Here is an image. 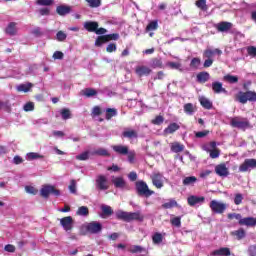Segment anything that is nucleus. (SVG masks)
Wrapping results in <instances>:
<instances>
[{"label": "nucleus", "instance_id": "obj_1", "mask_svg": "<svg viewBox=\"0 0 256 256\" xmlns=\"http://www.w3.org/2000/svg\"><path fill=\"white\" fill-rule=\"evenodd\" d=\"M116 219H118V221H124L125 223H131V221H139L142 223V221L145 220V216L141 214V211L127 212L118 210L116 211Z\"/></svg>", "mask_w": 256, "mask_h": 256}, {"label": "nucleus", "instance_id": "obj_2", "mask_svg": "<svg viewBox=\"0 0 256 256\" xmlns=\"http://www.w3.org/2000/svg\"><path fill=\"white\" fill-rule=\"evenodd\" d=\"M234 100L237 101V103H241L242 105L247 104L249 101L250 103H256V92L248 90L246 92L239 91L234 96Z\"/></svg>", "mask_w": 256, "mask_h": 256}, {"label": "nucleus", "instance_id": "obj_3", "mask_svg": "<svg viewBox=\"0 0 256 256\" xmlns=\"http://www.w3.org/2000/svg\"><path fill=\"white\" fill-rule=\"evenodd\" d=\"M136 193L139 197H151L155 192L149 189L147 182L139 180L135 182Z\"/></svg>", "mask_w": 256, "mask_h": 256}, {"label": "nucleus", "instance_id": "obj_4", "mask_svg": "<svg viewBox=\"0 0 256 256\" xmlns=\"http://www.w3.org/2000/svg\"><path fill=\"white\" fill-rule=\"evenodd\" d=\"M209 207L212 211V213H215L216 215H223L225 211H227V204L223 202H219L217 200H212L209 204Z\"/></svg>", "mask_w": 256, "mask_h": 256}, {"label": "nucleus", "instance_id": "obj_5", "mask_svg": "<svg viewBox=\"0 0 256 256\" xmlns=\"http://www.w3.org/2000/svg\"><path fill=\"white\" fill-rule=\"evenodd\" d=\"M40 195L44 199H49L50 195H55L56 197H59V195H61V191L55 188V186L44 185L40 190Z\"/></svg>", "mask_w": 256, "mask_h": 256}, {"label": "nucleus", "instance_id": "obj_6", "mask_svg": "<svg viewBox=\"0 0 256 256\" xmlns=\"http://www.w3.org/2000/svg\"><path fill=\"white\" fill-rule=\"evenodd\" d=\"M84 227L87 233H90L91 235H97V233H101V231H103V225L97 221H92L86 224Z\"/></svg>", "mask_w": 256, "mask_h": 256}, {"label": "nucleus", "instance_id": "obj_7", "mask_svg": "<svg viewBox=\"0 0 256 256\" xmlns=\"http://www.w3.org/2000/svg\"><path fill=\"white\" fill-rule=\"evenodd\" d=\"M249 169H256V159H245L244 162L239 166L240 173H247Z\"/></svg>", "mask_w": 256, "mask_h": 256}, {"label": "nucleus", "instance_id": "obj_8", "mask_svg": "<svg viewBox=\"0 0 256 256\" xmlns=\"http://www.w3.org/2000/svg\"><path fill=\"white\" fill-rule=\"evenodd\" d=\"M231 127H235L236 129H247L250 125L249 120L245 118L244 120H240L239 117H234L230 121Z\"/></svg>", "mask_w": 256, "mask_h": 256}, {"label": "nucleus", "instance_id": "obj_9", "mask_svg": "<svg viewBox=\"0 0 256 256\" xmlns=\"http://www.w3.org/2000/svg\"><path fill=\"white\" fill-rule=\"evenodd\" d=\"M96 188L99 191H107L109 189V180H107V176L98 175L96 178Z\"/></svg>", "mask_w": 256, "mask_h": 256}, {"label": "nucleus", "instance_id": "obj_10", "mask_svg": "<svg viewBox=\"0 0 256 256\" xmlns=\"http://www.w3.org/2000/svg\"><path fill=\"white\" fill-rule=\"evenodd\" d=\"M60 225L63 227L64 231L73 230V217L66 216L60 219Z\"/></svg>", "mask_w": 256, "mask_h": 256}, {"label": "nucleus", "instance_id": "obj_11", "mask_svg": "<svg viewBox=\"0 0 256 256\" xmlns=\"http://www.w3.org/2000/svg\"><path fill=\"white\" fill-rule=\"evenodd\" d=\"M215 28L219 33H227V31H231L233 28V23L222 21L216 24Z\"/></svg>", "mask_w": 256, "mask_h": 256}, {"label": "nucleus", "instance_id": "obj_12", "mask_svg": "<svg viewBox=\"0 0 256 256\" xmlns=\"http://www.w3.org/2000/svg\"><path fill=\"white\" fill-rule=\"evenodd\" d=\"M215 173L219 177H228V175H229V168H227V165L225 163L218 164L215 167Z\"/></svg>", "mask_w": 256, "mask_h": 256}, {"label": "nucleus", "instance_id": "obj_13", "mask_svg": "<svg viewBox=\"0 0 256 256\" xmlns=\"http://www.w3.org/2000/svg\"><path fill=\"white\" fill-rule=\"evenodd\" d=\"M151 180L156 189H161L163 187V174L155 173L151 176Z\"/></svg>", "mask_w": 256, "mask_h": 256}, {"label": "nucleus", "instance_id": "obj_14", "mask_svg": "<svg viewBox=\"0 0 256 256\" xmlns=\"http://www.w3.org/2000/svg\"><path fill=\"white\" fill-rule=\"evenodd\" d=\"M112 183L114 187L117 189H127V181H125V178L123 176H118L112 180Z\"/></svg>", "mask_w": 256, "mask_h": 256}, {"label": "nucleus", "instance_id": "obj_15", "mask_svg": "<svg viewBox=\"0 0 256 256\" xmlns=\"http://www.w3.org/2000/svg\"><path fill=\"white\" fill-rule=\"evenodd\" d=\"M187 203L190 207H195L198 203H205V197L192 195L187 198Z\"/></svg>", "mask_w": 256, "mask_h": 256}, {"label": "nucleus", "instance_id": "obj_16", "mask_svg": "<svg viewBox=\"0 0 256 256\" xmlns=\"http://www.w3.org/2000/svg\"><path fill=\"white\" fill-rule=\"evenodd\" d=\"M238 224L245 227H256V218L245 217V218H242V220H240Z\"/></svg>", "mask_w": 256, "mask_h": 256}, {"label": "nucleus", "instance_id": "obj_17", "mask_svg": "<svg viewBox=\"0 0 256 256\" xmlns=\"http://www.w3.org/2000/svg\"><path fill=\"white\" fill-rule=\"evenodd\" d=\"M135 73L138 77H145L147 75H151V68L147 66H138L135 69Z\"/></svg>", "mask_w": 256, "mask_h": 256}, {"label": "nucleus", "instance_id": "obj_18", "mask_svg": "<svg viewBox=\"0 0 256 256\" xmlns=\"http://www.w3.org/2000/svg\"><path fill=\"white\" fill-rule=\"evenodd\" d=\"M56 13L60 15V17H65V15H69V13H71V6L59 5L56 7Z\"/></svg>", "mask_w": 256, "mask_h": 256}, {"label": "nucleus", "instance_id": "obj_19", "mask_svg": "<svg viewBox=\"0 0 256 256\" xmlns=\"http://www.w3.org/2000/svg\"><path fill=\"white\" fill-rule=\"evenodd\" d=\"M230 235L232 237H235L237 241H241L242 239H245V237H247V232H245V229L239 228L238 230L232 231Z\"/></svg>", "mask_w": 256, "mask_h": 256}, {"label": "nucleus", "instance_id": "obj_20", "mask_svg": "<svg viewBox=\"0 0 256 256\" xmlns=\"http://www.w3.org/2000/svg\"><path fill=\"white\" fill-rule=\"evenodd\" d=\"M99 27V23L95 21H88L84 23V29L89 33H95Z\"/></svg>", "mask_w": 256, "mask_h": 256}, {"label": "nucleus", "instance_id": "obj_21", "mask_svg": "<svg viewBox=\"0 0 256 256\" xmlns=\"http://www.w3.org/2000/svg\"><path fill=\"white\" fill-rule=\"evenodd\" d=\"M113 151L118 155H129V147L124 145H114L112 146Z\"/></svg>", "mask_w": 256, "mask_h": 256}, {"label": "nucleus", "instance_id": "obj_22", "mask_svg": "<svg viewBox=\"0 0 256 256\" xmlns=\"http://www.w3.org/2000/svg\"><path fill=\"white\" fill-rule=\"evenodd\" d=\"M211 255L213 256H231V249L228 247H222L220 249L214 250Z\"/></svg>", "mask_w": 256, "mask_h": 256}, {"label": "nucleus", "instance_id": "obj_23", "mask_svg": "<svg viewBox=\"0 0 256 256\" xmlns=\"http://www.w3.org/2000/svg\"><path fill=\"white\" fill-rule=\"evenodd\" d=\"M223 55V51H221V49L219 48H216L214 50H211V49H206L204 50V53H203V57H205L206 59H211L213 57V55Z\"/></svg>", "mask_w": 256, "mask_h": 256}, {"label": "nucleus", "instance_id": "obj_24", "mask_svg": "<svg viewBox=\"0 0 256 256\" xmlns=\"http://www.w3.org/2000/svg\"><path fill=\"white\" fill-rule=\"evenodd\" d=\"M170 149L172 153H182V151H185V145L179 142H173L170 145Z\"/></svg>", "mask_w": 256, "mask_h": 256}, {"label": "nucleus", "instance_id": "obj_25", "mask_svg": "<svg viewBox=\"0 0 256 256\" xmlns=\"http://www.w3.org/2000/svg\"><path fill=\"white\" fill-rule=\"evenodd\" d=\"M212 90L214 91V93H227V90L225 88H223V83L221 82H213L212 83Z\"/></svg>", "mask_w": 256, "mask_h": 256}, {"label": "nucleus", "instance_id": "obj_26", "mask_svg": "<svg viewBox=\"0 0 256 256\" xmlns=\"http://www.w3.org/2000/svg\"><path fill=\"white\" fill-rule=\"evenodd\" d=\"M198 83H207L210 79L209 72H199L196 76Z\"/></svg>", "mask_w": 256, "mask_h": 256}, {"label": "nucleus", "instance_id": "obj_27", "mask_svg": "<svg viewBox=\"0 0 256 256\" xmlns=\"http://www.w3.org/2000/svg\"><path fill=\"white\" fill-rule=\"evenodd\" d=\"M179 129V124L171 123L167 128H165L164 133H166V135H173V133H175V131H179Z\"/></svg>", "mask_w": 256, "mask_h": 256}, {"label": "nucleus", "instance_id": "obj_28", "mask_svg": "<svg viewBox=\"0 0 256 256\" xmlns=\"http://www.w3.org/2000/svg\"><path fill=\"white\" fill-rule=\"evenodd\" d=\"M195 111H197V106L193 105V103H186L184 105V113H186V115H193Z\"/></svg>", "mask_w": 256, "mask_h": 256}, {"label": "nucleus", "instance_id": "obj_29", "mask_svg": "<svg viewBox=\"0 0 256 256\" xmlns=\"http://www.w3.org/2000/svg\"><path fill=\"white\" fill-rule=\"evenodd\" d=\"M6 33L7 35H17V23L15 22H11L8 24L7 28H6Z\"/></svg>", "mask_w": 256, "mask_h": 256}, {"label": "nucleus", "instance_id": "obj_30", "mask_svg": "<svg viewBox=\"0 0 256 256\" xmlns=\"http://www.w3.org/2000/svg\"><path fill=\"white\" fill-rule=\"evenodd\" d=\"M101 209L103 219H105V217H111V215L113 214V208H111V206L102 205Z\"/></svg>", "mask_w": 256, "mask_h": 256}, {"label": "nucleus", "instance_id": "obj_31", "mask_svg": "<svg viewBox=\"0 0 256 256\" xmlns=\"http://www.w3.org/2000/svg\"><path fill=\"white\" fill-rule=\"evenodd\" d=\"M122 136L126 139H137V137H139V135L137 134V131L135 130H125L122 133Z\"/></svg>", "mask_w": 256, "mask_h": 256}, {"label": "nucleus", "instance_id": "obj_32", "mask_svg": "<svg viewBox=\"0 0 256 256\" xmlns=\"http://www.w3.org/2000/svg\"><path fill=\"white\" fill-rule=\"evenodd\" d=\"M93 155H98L99 157H111V153L105 148H98L93 152Z\"/></svg>", "mask_w": 256, "mask_h": 256}, {"label": "nucleus", "instance_id": "obj_33", "mask_svg": "<svg viewBox=\"0 0 256 256\" xmlns=\"http://www.w3.org/2000/svg\"><path fill=\"white\" fill-rule=\"evenodd\" d=\"M200 105H202L204 109H213V102L205 97L200 98Z\"/></svg>", "mask_w": 256, "mask_h": 256}, {"label": "nucleus", "instance_id": "obj_34", "mask_svg": "<svg viewBox=\"0 0 256 256\" xmlns=\"http://www.w3.org/2000/svg\"><path fill=\"white\" fill-rule=\"evenodd\" d=\"M151 67H153V69H163V61L161 58H153L151 60Z\"/></svg>", "mask_w": 256, "mask_h": 256}, {"label": "nucleus", "instance_id": "obj_35", "mask_svg": "<svg viewBox=\"0 0 256 256\" xmlns=\"http://www.w3.org/2000/svg\"><path fill=\"white\" fill-rule=\"evenodd\" d=\"M31 87H33V84H32V83L20 84V85L17 87V91L23 92V93H29V91H31Z\"/></svg>", "mask_w": 256, "mask_h": 256}, {"label": "nucleus", "instance_id": "obj_36", "mask_svg": "<svg viewBox=\"0 0 256 256\" xmlns=\"http://www.w3.org/2000/svg\"><path fill=\"white\" fill-rule=\"evenodd\" d=\"M223 81H226V83H239V77L233 76L231 74H227L223 77Z\"/></svg>", "mask_w": 256, "mask_h": 256}, {"label": "nucleus", "instance_id": "obj_37", "mask_svg": "<svg viewBox=\"0 0 256 256\" xmlns=\"http://www.w3.org/2000/svg\"><path fill=\"white\" fill-rule=\"evenodd\" d=\"M113 117H117V109L115 108H107L106 109V120L110 121Z\"/></svg>", "mask_w": 256, "mask_h": 256}, {"label": "nucleus", "instance_id": "obj_38", "mask_svg": "<svg viewBox=\"0 0 256 256\" xmlns=\"http://www.w3.org/2000/svg\"><path fill=\"white\" fill-rule=\"evenodd\" d=\"M105 43H109V41L107 40V36L106 35H101V36H98L96 38L95 46L96 47H101V45H103Z\"/></svg>", "mask_w": 256, "mask_h": 256}, {"label": "nucleus", "instance_id": "obj_39", "mask_svg": "<svg viewBox=\"0 0 256 256\" xmlns=\"http://www.w3.org/2000/svg\"><path fill=\"white\" fill-rule=\"evenodd\" d=\"M159 29V22L157 20L151 21L147 26H146V31H157Z\"/></svg>", "mask_w": 256, "mask_h": 256}, {"label": "nucleus", "instance_id": "obj_40", "mask_svg": "<svg viewBox=\"0 0 256 256\" xmlns=\"http://www.w3.org/2000/svg\"><path fill=\"white\" fill-rule=\"evenodd\" d=\"M76 215H80L81 217H87V215H89V208L87 206L79 207Z\"/></svg>", "mask_w": 256, "mask_h": 256}, {"label": "nucleus", "instance_id": "obj_41", "mask_svg": "<svg viewBox=\"0 0 256 256\" xmlns=\"http://www.w3.org/2000/svg\"><path fill=\"white\" fill-rule=\"evenodd\" d=\"M152 241L155 245H159V243H163V234L156 232L153 236H152Z\"/></svg>", "mask_w": 256, "mask_h": 256}, {"label": "nucleus", "instance_id": "obj_42", "mask_svg": "<svg viewBox=\"0 0 256 256\" xmlns=\"http://www.w3.org/2000/svg\"><path fill=\"white\" fill-rule=\"evenodd\" d=\"M82 94L85 97H95V95H97V90L93 89V88H86L82 91Z\"/></svg>", "mask_w": 256, "mask_h": 256}, {"label": "nucleus", "instance_id": "obj_43", "mask_svg": "<svg viewBox=\"0 0 256 256\" xmlns=\"http://www.w3.org/2000/svg\"><path fill=\"white\" fill-rule=\"evenodd\" d=\"M60 115L64 121H67V119H71V110H69V108H64L61 110Z\"/></svg>", "mask_w": 256, "mask_h": 256}, {"label": "nucleus", "instance_id": "obj_44", "mask_svg": "<svg viewBox=\"0 0 256 256\" xmlns=\"http://www.w3.org/2000/svg\"><path fill=\"white\" fill-rule=\"evenodd\" d=\"M200 65H201V58H198V57L192 58L190 62V67L192 69H199Z\"/></svg>", "mask_w": 256, "mask_h": 256}, {"label": "nucleus", "instance_id": "obj_45", "mask_svg": "<svg viewBox=\"0 0 256 256\" xmlns=\"http://www.w3.org/2000/svg\"><path fill=\"white\" fill-rule=\"evenodd\" d=\"M195 5L198 9H201V11H207V0H197Z\"/></svg>", "mask_w": 256, "mask_h": 256}, {"label": "nucleus", "instance_id": "obj_46", "mask_svg": "<svg viewBox=\"0 0 256 256\" xmlns=\"http://www.w3.org/2000/svg\"><path fill=\"white\" fill-rule=\"evenodd\" d=\"M166 65L170 69H176L178 71H183V69H181V67H183V65L179 62H168Z\"/></svg>", "mask_w": 256, "mask_h": 256}, {"label": "nucleus", "instance_id": "obj_47", "mask_svg": "<svg viewBox=\"0 0 256 256\" xmlns=\"http://www.w3.org/2000/svg\"><path fill=\"white\" fill-rule=\"evenodd\" d=\"M193 183H197V177L188 176L183 179V185H193Z\"/></svg>", "mask_w": 256, "mask_h": 256}, {"label": "nucleus", "instance_id": "obj_48", "mask_svg": "<svg viewBox=\"0 0 256 256\" xmlns=\"http://www.w3.org/2000/svg\"><path fill=\"white\" fill-rule=\"evenodd\" d=\"M173 207H177V201L175 200H169V202L162 204L163 209H173Z\"/></svg>", "mask_w": 256, "mask_h": 256}, {"label": "nucleus", "instance_id": "obj_49", "mask_svg": "<svg viewBox=\"0 0 256 256\" xmlns=\"http://www.w3.org/2000/svg\"><path fill=\"white\" fill-rule=\"evenodd\" d=\"M128 251L130 253H143V251H145V248H143L142 246H139V245H134V246L130 247Z\"/></svg>", "mask_w": 256, "mask_h": 256}, {"label": "nucleus", "instance_id": "obj_50", "mask_svg": "<svg viewBox=\"0 0 256 256\" xmlns=\"http://www.w3.org/2000/svg\"><path fill=\"white\" fill-rule=\"evenodd\" d=\"M89 7H92V9H95L97 7H101V0H85Z\"/></svg>", "mask_w": 256, "mask_h": 256}, {"label": "nucleus", "instance_id": "obj_51", "mask_svg": "<svg viewBox=\"0 0 256 256\" xmlns=\"http://www.w3.org/2000/svg\"><path fill=\"white\" fill-rule=\"evenodd\" d=\"M53 4V0H36V5H40L42 7H49Z\"/></svg>", "mask_w": 256, "mask_h": 256}, {"label": "nucleus", "instance_id": "obj_52", "mask_svg": "<svg viewBox=\"0 0 256 256\" xmlns=\"http://www.w3.org/2000/svg\"><path fill=\"white\" fill-rule=\"evenodd\" d=\"M27 158L29 161H33V159H43V156L39 155V153L36 152H30L27 154Z\"/></svg>", "mask_w": 256, "mask_h": 256}, {"label": "nucleus", "instance_id": "obj_53", "mask_svg": "<svg viewBox=\"0 0 256 256\" xmlns=\"http://www.w3.org/2000/svg\"><path fill=\"white\" fill-rule=\"evenodd\" d=\"M171 225L174 227H181V217L176 216L170 220Z\"/></svg>", "mask_w": 256, "mask_h": 256}, {"label": "nucleus", "instance_id": "obj_54", "mask_svg": "<svg viewBox=\"0 0 256 256\" xmlns=\"http://www.w3.org/2000/svg\"><path fill=\"white\" fill-rule=\"evenodd\" d=\"M163 121H165V118L161 115H158L151 121L153 125H162Z\"/></svg>", "mask_w": 256, "mask_h": 256}, {"label": "nucleus", "instance_id": "obj_55", "mask_svg": "<svg viewBox=\"0 0 256 256\" xmlns=\"http://www.w3.org/2000/svg\"><path fill=\"white\" fill-rule=\"evenodd\" d=\"M56 39L57 41L63 42L65 39H67V34L60 30L56 34Z\"/></svg>", "mask_w": 256, "mask_h": 256}, {"label": "nucleus", "instance_id": "obj_56", "mask_svg": "<svg viewBox=\"0 0 256 256\" xmlns=\"http://www.w3.org/2000/svg\"><path fill=\"white\" fill-rule=\"evenodd\" d=\"M227 217L228 219H230V221H233V219H236L239 222L243 219L241 214H237V213H229Z\"/></svg>", "mask_w": 256, "mask_h": 256}, {"label": "nucleus", "instance_id": "obj_57", "mask_svg": "<svg viewBox=\"0 0 256 256\" xmlns=\"http://www.w3.org/2000/svg\"><path fill=\"white\" fill-rule=\"evenodd\" d=\"M23 109H24V111H26V113H29V111H34L35 104L33 102H28L24 105Z\"/></svg>", "mask_w": 256, "mask_h": 256}, {"label": "nucleus", "instance_id": "obj_58", "mask_svg": "<svg viewBox=\"0 0 256 256\" xmlns=\"http://www.w3.org/2000/svg\"><path fill=\"white\" fill-rule=\"evenodd\" d=\"M76 159H77L78 161H87V159H89V152L86 151V152H83V153L77 155V156H76Z\"/></svg>", "mask_w": 256, "mask_h": 256}, {"label": "nucleus", "instance_id": "obj_59", "mask_svg": "<svg viewBox=\"0 0 256 256\" xmlns=\"http://www.w3.org/2000/svg\"><path fill=\"white\" fill-rule=\"evenodd\" d=\"M106 39L109 41H119V33L107 34Z\"/></svg>", "mask_w": 256, "mask_h": 256}, {"label": "nucleus", "instance_id": "obj_60", "mask_svg": "<svg viewBox=\"0 0 256 256\" xmlns=\"http://www.w3.org/2000/svg\"><path fill=\"white\" fill-rule=\"evenodd\" d=\"M246 51L250 57H256V47L255 46H248Z\"/></svg>", "mask_w": 256, "mask_h": 256}, {"label": "nucleus", "instance_id": "obj_61", "mask_svg": "<svg viewBox=\"0 0 256 256\" xmlns=\"http://www.w3.org/2000/svg\"><path fill=\"white\" fill-rule=\"evenodd\" d=\"M234 203L236 205H241V203H243V194H241V193L235 194Z\"/></svg>", "mask_w": 256, "mask_h": 256}, {"label": "nucleus", "instance_id": "obj_62", "mask_svg": "<svg viewBox=\"0 0 256 256\" xmlns=\"http://www.w3.org/2000/svg\"><path fill=\"white\" fill-rule=\"evenodd\" d=\"M25 191L26 193H29L30 195H37V193L39 192L35 187L33 186H26L25 187Z\"/></svg>", "mask_w": 256, "mask_h": 256}, {"label": "nucleus", "instance_id": "obj_63", "mask_svg": "<svg viewBox=\"0 0 256 256\" xmlns=\"http://www.w3.org/2000/svg\"><path fill=\"white\" fill-rule=\"evenodd\" d=\"M106 51L107 53H114V51H117V44L115 43L108 44V46L106 47Z\"/></svg>", "mask_w": 256, "mask_h": 256}, {"label": "nucleus", "instance_id": "obj_64", "mask_svg": "<svg viewBox=\"0 0 256 256\" xmlns=\"http://www.w3.org/2000/svg\"><path fill=\"white\" fill-rule=\"evenodd\" d=\"M248 255L249 256H256V244L250 245L248 247Z\"/></svg>", "mask_w": 256, "mask_h": 256}]
</instances>
